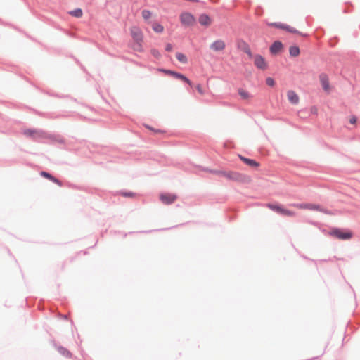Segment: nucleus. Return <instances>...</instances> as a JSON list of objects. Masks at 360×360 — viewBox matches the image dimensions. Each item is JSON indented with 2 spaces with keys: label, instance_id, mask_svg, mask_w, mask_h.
Returning <instances> with one entry per match:
<instances>
[{
  "label": "nucleus",
  "instance_id": "nucleus-10",
  "mask_svg": "<svg viewBox=\"0 0 360 360\" xmlns=\"http://www.w3.org/2000/svg\"><path fill=\"white\" fill-rule=\"evenodd\" d=\"M287 97L288 101L292 104V105H297L300 101V98L297 94L292 91L289 90L287 91Z\"/></svg>",
  "mask_w": 360,
  "mask_h": 360
},
{
  "label": "nucleus",
  "instance_id": "nucleus-17",
  "mask_svg": "<svg viewBox=\"0 0 360 360\" xmlns=\"http://www.w3.org/2000/svg\"><path fill=\"white\" fill-rule=\"evenodd\" d=\"M172 77H175L176 79H181L183 82L187 83L188 85L192 86L191 81L188 78H187L185 75H184L181 73H179V72L174 71V73Z\"/></svg>",
  "mask_w": 360,
  "mask_h": 360
},
{
  "label": "nucleus",
  "instance_id": "nucleus-6",
  "mask_svg": "<svg viewBox=\"0 0 360 360\" xmlns=\"http://www.w3.org/2000/svg\"><path fill=\"white\" fill-rule=\"evenodd\" d=\"M254 64L255 66L261 70H266L267 68V63L264 58L260 55H256L254 57Z\"/></svg>",
  "mask_w": 360,
  "mask_h": 360
},
{
  "label": "nucleus",
  "instance_id": "nucleus-25",
  "mask_svg": "<svg viewBox=\"0 0 360 360\" xmlns=\"http://www.w3.org/2000/svg\"><path fill=\"white\" fill-rule=\"evenodd\" d=\"M281 214L288 217H293L295 215V212L283 208Z\"/></svg>",
  "mask_w": 360,
  "mask_h": 360
},
{
  "label": "nucleus",
  "instance_id": "nucleus-3",
  "mask_svg": "<svg viewBox=\"0 0 360 360\" xmlns=\"http://www.w3.org/2000/svg\"><path fill=\"white\" fill-rule=\"evenodd\" d=\"M292 206L297 209H300V210H309L321 212H323L327 214H330V212H329L328 210H326L324 207H321V205H316V204L298 203V204H293Z\"/></svg>",
  "mask_w": 360,
  "mask_h": 360
},
{
  "label": "nucleus",
  "instance_id": "nucleus-29",
  "mask_svg": "<svg viewBox=\"0 0 360 360\" xmlns=\"http://www.w3.org/2000/svg\"><path fill=\"white\" fill-rule=\"evenodd\" d=\"M151 53L154 57H155L157 58L160 57V53L157 49H152Z\"/></svg>",
  "mask_w": 360,
  "mask_h": 360
},
{
  "label": "nucleus",
  "instance_id": "nucleus-21",
  "mask_svg": "<svg viewBox=\"0 0 360 360\" xmlns=\"http://www.w3.org/2000/svg\"><path fill=\"white\" fill-rule=\"evenodd\" d=\"M290 55L292 57L298 56L300 54V49L297 46H292L289 49Z\"/></svg>",
  "mask_w": 360,
  "mask_h": 360
},
{
  "label": "nucleus",
  "instance_id": "nucleus-33",
  "mask_svg": "<svg viewBox=\"0 0 360 360\" xmlns=\"http://www.w3.org/2000/svg\"><path fill=\"white\" fill-rule=\"evenodd\" d=\"M246 53H247L249 56H251V55H252V54H251V52H250V51L249 49H248V51H246Z\"/></svg>",
  "mask_w": 360,
  "mask_h": 360
},
{
  "label": "nucleus",
  "instance_id": "nucleus-12",
  "mask_svg": "<svg viewBox=\"0 0 360 360\" xmlns=\"http://www.w3.org/2000/svg\"><path fill=\"white\" fill-rule=\"evenodd\" d=\"M40 174L41 176L49 179L51 181L58 184V186H62L61 181H60L58 179H57L55 176H53V175H51L50 173L45 172V171H42V172H41Z\"/></svg>",
  "mask_w": 360,
  "mask_h": 360
},
{
  "label": "nucleus",
  "instance_id": "nucleus-5",
  "mask_svg": "<svg viewBox=\"0 0 360 360\" xmlns=\"http://www.w3.org/2000/svg\"><path fill=\"white\" fill-rule=\"evenodd\" d=\"M181 22L186 26H191L194 24L195 18L189 13H184L180 16Z\"/></svg>",
  "mask_w": 360,
  "mask_h": 360
},
{
  "label": "nucleus",
  "instance_id": "nucleus-24",
  "mask_svg": "<svg viewBox=\"0 0 360 360\" xmlns=\"http://www.w3.org/2000/svg\"><path fill=\"white\" fill-rule=\"evenodd\" d=\"M176 57L177 60L179 61H180L181 63H187V58L184 54L178 52L176 53Z\"/></svg>",
  "mask_w": 360,
  "mask_h": 360
},
{
  "label": "nucleus",
  "instance_id": "nucleus-26",
  "mask_svg": "<svg viewBox=\"0 0 360 360\" xmlns=\"http://www.w3.org/2000/svg\"><path fill=\"white\" fill-rule=\"evenodd\" d=\"M266 84L269 86H274L275 85V81L271 77H268L266 79Z\"/></svg>",
  "mask_w": 360,
  "mask_h": 360
},
{
  "label": "nucleus",
  "instance_id": "nucleus-13",
  "mask_svg": "<svg viewBox=\"0 0 360 360\" xmlns=\"http://www.w3.org/2000/svg\"><path fill=\"white\" fill-rule=\"evenodd\" d=\"M239 158L243 162H245L246 165H248V166H250L251 167H257L259 166V163L257 162V161H255V160L245 158V157H243V156H242L240 155H239Z\"/></svg>",
  "mask_w": 360,
  "mask_h": 360
},
{
  "label": "nucleus",
  "instance_id": "nucleus-23",
  "mask_svg": "<svg viewBox=\"0 0 360 360\" xmlns=\"http://www.w3.org/2000/svg\"><path fill=\"white\" fill-rule=\"evenodd\" d=\"M70 15L74 16L75 18H81L82 16L83 12L81 8H76L73 11H71L68 13Z\"/></svg>",
  "mask_w": 360,
  "mask_h": 360
},
{
  "label": "nucleus",
  "instance_id": "nucleus-7",
  "mask_svg": "<svg viewBox=\"0 0 360 360\" xmlns=\"http://www.w3.org/2000/svg\"><path fill=\"white\" fill-rule=\"evenodd\" d=\"M160 199L163 203L169 205L174 202L176 200V196L174 194L162 193L160 195Z\"/></svg>",
  "mask_w": 360,
  "mask_h": 360
},
{
  "label": "nucleus",
  "instance_id": "nucleus-8",
  "mask_svg": "<svg viewBox=\"0 0 360 360\" xmlns=\"http://www.w3.org/2000/svg\"><path fill=\"white\" fill-rule=\"evenodd\" d=\"M319 80L323 90L328 93L330 92V87L328 77L326 74H321L319 76Z\"/></svg>",
  "mask_w": 360,
  "mask_h": 360
},
{
  "label": "nucleus",
  "instance_id": "nucleus-15",
  "mask_svg": "<svg viewBox=\"0 0 360 360\" xmlns=\"http://www.w3.org/2000/svg\"><path fill=\"white\" fill-rule=\"evenodd\" d=\"M199 22L204 26H209L212 20L211 18L206 14H202L199 17Z\"/></svg>",
  "mask_w": 360,
  "mask_h": 360
},
{
  "label": "nucleus",
  "instance_id": "nucleus-11",
  "mask_svg": "<svg viewBox=\"0 0 360 360\" xmlns=\"http://www.w3.org/2000/svg\"><path fill=\"white\" fill-rule=\"evenodd\" d=\"M210 48L214 51H220L225 49V43L222 40L215 41L210 45Z\"/></svg>",
  "mask_w": 360,
  "mask_h": 360
},
{
  "label": "nucleus",
  "instance_id": "nucleus-14",
  "mask_svg": "<svg viewBox=\"0 0 360 360\" xmlns=\"http://www.w3.org/2000/svg\"><path fill=\"white\" fill-rule=\"evenodd\" d=\"M283 44L281 41H275L270 47V51L273 54L278 53L282 50Z\"/></svg>",
  "mask_w": 360,
  "mask_h": 360
},
{
  "label": "nucleus",
  "instance_id": "nucleus-20",
  "mask_svg": "<svg viewBox=\"0 0 360 360\" xmlns=\"http://www.w3.org/2000/svg\"><path fill=\"white\" fill-rule=\"evenodd\" d=\"M238 94L240 95L241 98L243 100H248L250 98H252V96L250 95V94L248 91H247L243 89H238Z\"/></svg>",
  "mask_w": 360,
  "mask_h": 360
},
{
  "label": "nucleus",
  "instance_id": "nucleus-30",
  "mask_svg": "<svg viewBox=\"0 0 360 360\" xmlns=\"http://www.w3.org/2000/svg\"><path fill=\"white\" fill-rule=\"evenodd\" d=\"M357 119L356 116L353 115L349 117V122L352 124H354L356 123Z\"/></svg>",
  "mask_w": 360,
  "mask_h": 360
},
{
  "label": "nucleus",
  "instance_id": "nucleus-27",
  "mask_svg": "<svg viewBox=\"0 0 360 360\" xmlns=\"http://www.w3.org/2000/svg\"><path fill=\"white\" fill-rule=\"evenodd\" d=\"M122 195L124 197H135L136 195L132 192H122Z\"/></svg>",
  "mask_w": 360,
  "mask_h": 360
},
{
  "label": "nucleus",
  "instance_id": "nucleus-28",
  "mask_svg": "<svg viewBox=\"0 0 360 360\" xmlns=\"http://www.w3.org/2000/svg\"><path fill=\"white\" fill-rule=\"evenodd\" d=\"M195 88L200 95L205 94V91L203 90V89L200 84H197Z\"/></svg>",
  "mask_w": 360,
  "mask_h": 360
},
{
  "label": "nucleus",
  "instance_id": "nucleus-4",
  "mask_svg": "<svg viewBox=\"0 0 360 360\" xmlns=\"http://www.w3.org/2000/svg\"><path fill=\"white\" fill-rule=\"evenodd\" d=\"M329 234L340 240H349L352 237V232L343 231L340 229H334L330 231Z\"/></svg>",
  "mask_w": 360,
  "mask_h": 360
},
{
  "label": "nucleus",
  "instance_id": "nucleus-9",
  "mask_svg": "<svg viewBox=\"0 0 360 360\" xmlns=\"http://www.w3.org/2000/svg\"><path fill=\"white\" fill-rule=\"evenodd\" d=\"M267 25L269 26L275 27H277V28L285 30H286V31H288L289 32H291V33H298V31L296 29H295V28H293V27H292L290 26L284 25V24L271 22V23H268Z\"/></svg>",
  "mask_w": 360,
  "mask_h": 360
},
{
  "label": "nucleus",
  "instance_id": "nucleus-22",
  "mask_svg": "<svg viewBox=\"0 0 360 360\" xmlns=\"http://www.w3.org/2000/svg\"><path fill=\"white\" fill-rule=\"evenodd\" d=\"M267 207L271 209V210H274L279 214L282 213L283 207L278 205H273V204H268Z\"/></svg>",
  "mask_w": 360,
  "mask_h": 360
},
{
  "label": "nucleus",
  "instance_id": "nucleus-31",
  "mask_svg": "<svg viewBox=\"0 0 360 360\" xmlns=\"http://www.w3.org/2000/svg\"><path fill=\"white\" fill-rule=\"evenodd\" d=\"M164 73H165L166 75H169L170 76H173L174 71L166 70H164Z\"/></svg>",
  "mask_w": 360,
  "mask_h": 360
},
{
  "label": "nucleus",
  "instance_id": "nucleus-34",
  "mask_svg": "<svg viewBox=\"0 0 360 360\" xmlns=\"http://www.w3.org/2000/svg\"><path fill=\"white\" fill-rule=\"evenodd\" d=\"M224 176H227V177H229V178H231V174H224Z\"/></svg>",
  "mask_w": 360,
  "mask_h": 360
},
{
  "label": "nucleus",
  "instance_id": "nucleus-18",
  "mask_svg": "<svg viewBox=\"0 0 360 360\" xmlns=\"http://www.w3.org/2000/svg\"><path fill=\"white\" fill-rule=\"evenodd\" d=\"M141 15H142V18L144 19V20L146 22L150 23V22L149 20L153 16V13L151 11L144 9L141 12Z\"/></svg>",
  "mask_w": 360,
  "mask_h": 360
},
{
  "label": "nucleus",
  "instance_id": "nucleus-19",
  "mask_svg": "<svg viewBox=\"0 0 360 360\" xmlns=\"http://www.w3.org/2000/svg\"><path fill=\"white\" fill-rule=\"evenodd\" d=\"M151 25L153 31L157 33H162L164 31V27L157 22H153Z\"/></svg>",
  "mask_w": 360,
  "mask_h": 360
},
{
  "label": "nucleus",
  "instance_id": "nucleus-32",
  "mask_svg": "<svg viewBox=\"0 0 360 360\" xmlns=\"http://www.w3.org/2000/svg\"><path fill=\"white\" fill-rule=\"evenodd\" d=\"M166 51H171L172 50V46L170 44H167L165 47Z\"/></svg>",
  "mask_w": 360,
  "mask_h": 360
},
{
  "label": "nucleus",
  "instance_id": "nucleus-2",
  "mask_svg": "<svg viewBox=\"0 0 360 360\" xmlns=\"http://www.w3.org/2000/svg\"><path fill=\"white\" fill-rule=\"evenodd\" d=\"M130 32L134 41L133 44V49L138 52H142V43L143 41V34L142 30L139 27L134 26L131 28Z\"/></svg>",
  "mask_w": 360,
  "mask_h": 360
},
{
  "label": "nucleus",
  "instance_id": "nucleus-16",
  "mask_svg": "<svg viewBox=\"0 0 360 360\" xmlns=\"http://www.w3.org/2000/svg\"><path fill=\"white\" fill-rule=\"evenodd\" d=\"M58 352L65 357L70 358L72 356V353L65 347L63 346L56 347Z\"/></svg>",
  "mask_w": 360,
  "mask_h": 360
},
{
  "label": "nucleus",
  "instance_id": "nucleus-35",
  "mask_svg": "<svg viewBox=\"0 0 360 360\" xmlns=\"http://www.w3.org/2000/svg\"><path fill=\"white\" fill-rule=\"evenodd\" d=\"M164 70H165V69H159L158 71L160 72H164Z\"/></svg>",
  "mask_w": 360,
  "mask_h": 360
},
{
  "label": "nucleus",
  "instance_id": "nucleus-1",
  "mask_svg": "<svg viewBox=\"0 0 360 360\" xmlns=\"http://www.w3.org/2000/svg\"><path fill=\"white\" fill-rule=\"evenodd\" d=\"M22 134L30 140L42 143H63L64 139L58 134H51L42 129H25Z\"/></svg>",
  "mask_w": 360,
  "mask_h": 360
}]
</instances>
